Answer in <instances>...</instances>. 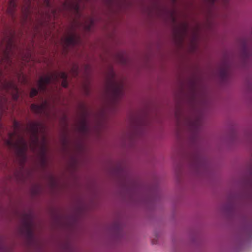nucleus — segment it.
I'll return each instance as SVG.
<instances>
[{"mask_svg":"<svg viewBox=\"0 0 252 252\" xmlns=\"http://www.w3.org/2000/svg\"><path fill=\"white\" fill-rule=\"evenodd\" d=\"M66 46H74L77 44L79 41V37L75 33H71L64 39Z\"/></svg>","mask_w":252,"mask_h":252,"instance_id":"5","label":"nucleus"},{"mask_svg":"<svg viewBox=\"0 0 252 252\" xmlns=\"http://www.w3.org/2000/svg\"><path fill=\"white\" fill-rule=\"evenodd\" d=\"M73 8L74 10L78 13L79 11V5L78 3H75L74 5H73Z\"/></svg>","mask_w":252,"mask_h":252,"instance_id":"14","label":"nucleus"},{"mask_svg":"<svg viewBox=\"0 0 252 252\" xmlns=\"http://www.w3.org/2000/svg\"><path fill=\"white\" fill-rule=\"evenodd\" d=\"M50 0H43L44 5L47 7H49V8L51 7V5Z\"/></svg>","mask_w":252,"mask_h":252,"instance_id":"12","label":"nucleus"},{"mask_svg":"<svg viewBox=\"0 0 252 252\" xmlns=\"http://www.w3.org/2000/svg\"><path fill=\"white\" fill-rule=\"evenodd\" d=\"M193 166L197 170L205 166L204 159L198 154H196L192 158Z\"/></svg>","mask_w":252,"mask_h":252,"instance_id":"4","label":"nucleus"},{"mask_svg":"<svg viewBox=\"0 0 252 252\" xmlns=\"http://www.w3.org/2000/svg\"><path fill=\"white\" fill-rule=\"evenodd\" d=\"M47 106V103L45 102L41 104L37 105L35 104H32L31 105V110L33 112L38 114H42L44 113L46 110Z\"/></svg>","mask_w":252,"mask_h":252,"instance_id":"6","label":"nucleus"},{"mask_svg":"<svg viewBox=\"0 0 252 252\" xmlns=\"http://www.w3.org/2000/svg\"><path fill=\"white\" fill-rule=\"evenodd\" d=\"M80 129L81 132H86L88 130V125L87 120L84 118L81 122Z\"/></svg>","mask_w":252,"mask_h":252,"instance_id":"9","label":"nucleus"},{"mask_svg":"<svg viewBox=\"0 0 252 252\" xmlns=\"http://www.w3.org/2000/svg\"><path fill=\"white\" fill-rule=\"evenodd\" d=\"M39 126L40 124L38 122H30L23 128L18 122L14 120L13 131L8 133V139L5 140V143L9 148L14 149L18 155L23 157L27 151L28 143L22 133L27 132L31 141L36 144L39 141Z\"/></svg>","mask_w":252,"mask_h":252,"instance_id":"1","label":"nucleus"},{"mask_svg":"<svg viewBox=\"0 0 252 252\" xmlns=\"http://www.w3.org/2000/svg\"><path fill=\"white\" fill-rule=\"evenodd\" d=\"M228 75V69L227 67H225L221 69L220 71V76L223 80L227 78Z\"/></svg>","mask_w":252,"mask_h":252,"instance_id":"10","label":"nucleus"},{"mask_svg":"<svg viewBox=\"0 0 252 252\" xmlns=\"http://www.w3.org/2000/svg\"><path fill=\"white\" fill-rule=\"evenodd\" d=\"M202 126V121L200 117H197L191 120L189 123V127L191 131L194 133H197Z\"/></svg>","mask_w":252,"mask_h":252,"instance_id":"3","label":"nucleus"},{"mask_svg":"<svg viewBox=\"0 0 252 252\" xmlns=\"http://www.w3.org/2000/svg\"><path fill=\"white\" fill-rule=\"evenodd\" d=\"M16 0H9L7 12L12 17H14L15 10L16 7Z\"/></svg>","mask_w":252,"mask_h":252,"instance_id":"7","label":"nucleus"},{"mask_svg":"<svg viewBox=\"0 0 252 252\" xmlns=\"http://www.w3.org/2000/svg\"><path fill=\"white\" fill-rule=\"evenodd\" d=\"M18 80H19L20 78H22V80H23V82H26V79L25 78V77L21 74L20 73H18Z\"/></svg>","mask_w":252,"mask_h":252,"instance_id":"13","label":"nucleus"},{"mask_svg":"<svg viewBox=\"0 0 252 252\" xmlns=\"http://www.w3.org/2000/svg\"><path fill=\"white\" fill-rule=\"evenodd\" d=\"M38 93V90L36 88H32L30 93V96L31 97H33L35 96Z\"/></svg>","mask_w":252,"mask_h":252,"instance_id":"11","label":"nucleus"},{"mask_svg":"<svg viewBox=\"0 0 252 252\" xmlns=\"http://www.w3.org/2000/svg\"><path fill=\"white\" fill-rule=\"evenodd\" d=\"M67 75L65 72H53L45 76H42L38 81V90L44 93L47 91V85L50 84H57L59 79H62V85L63 87H67L68 83L67 81Z\"/></svg>","mask_w":252,"mask_h":252,"instance_id":"2","label":"nucleus"},{"mask_svg":"<svg viewBox=\"0 0 252 252\" xmlns=\"http://www.w3.org/2000/svg\"><path fill=\"white\" fill-rule=\"evenodd\" d=\"M23 226L29 235H31L32 234V224L31 221L27 220H25L23 221Z\"/></svg>","mask_w":252,"mask_h":252,"instance_id":"8","label":"nucleus"}]
</instances>
